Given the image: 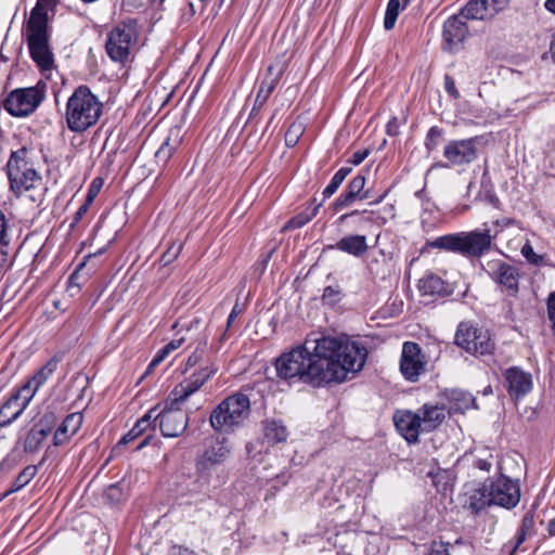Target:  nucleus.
I'll list each match as a JSON object with an SVG mask.
<instances>
[{
  "label": "nucleus",
  "mask_w": 555,
  "mask_h": 555,
  "mask_svg": "<svg viewBox=\"0 0 555 555\" xmlns=\"http://www.w3.org/2000/svg\"><path fill=\"white\" fill-rule=\"evenodd\" d=\"M366 357V348L358 341L311 332L301 345L276 359L275 369L286 380L343 383L363 369Z\"/></svg>",
  "instance_id": "nucleus-1"
},
{
  "label": "nucleus",
  "mask_w": 555,
  "mask_h": 555,
  "mask_svg": "<svg viewBox=\"0 0 555 555\" xmlns=\"http://www.w3.org/2000/svg\"><path fill=\"white\" fill-rule=\"evenodd\" d=\"M102 106L89 87L79 86L67 100L65 117L68 128L74 132L86 131L99 120Z\"/></svg>",
  "instance_id": "nucleus-2"
},
{
  "label": "nucleus",
  "mask_w": 555,
  "mask_h": 555,
  "mask_svg": "<svg viewBox=\"0 0 555 555\" xmlns=\"http://www.w3.org/2000/svg\"><path fill=\"white\" fill-rule=\"evenodd\" d=\"M250 414L249 398L241 392L222 400L210 414L211 427L220 433H232L241 427Z\"/></svg>",
  "instance_id": "nucleus-3"
},
{
  "label": "nucleus",
  "mask_w": 555,
  "mask_h": 555,
  "mask_svg": "<svg viewBox=\"0 0 555 555\" xmlns=\"http://www.w3.org/2000/svg\"><path fill=\"white\" fill-rule=\"evenodd\" d=\"M135 41L137 29L132 22L121 23L111 30L106 39V53L120 70H124Z\"/></svg>",
  "instance_id": "nucleus-4"
},
{
  "label": "nucleus",
  "mask_w": 555,
  "mask_h": 555,
  "mask_svg": "<svg viewBox=\"0 0 555 555\" xmlns=\"http://www.w3.org/2000/svg\"><path fill=\"white\" fill-rule=\"evenodd\" d=\"M454 343L473 356L491 354L494 343L488 330L478 327L470 322H461L456 328Z\"/></svg>",
  "instance_id": "nucleus-5"
},
{
  "label": "nucleus",
  "mask_w": 555,
  "mask_h": 555,
  "mask_svg": "<svg viewBox=\"0 0 555 555\" xmlns=\"http://www.w3.org/2000/svg\"><path fill=\"white\" fill-rule=\"evenodd\" d=\"M169 406L163 411L156 408L158 415L159 428L164 437L176 438L181 436L189 425L188 414L180 409L181 403H173V396L170 393Z\"/></svg>",
  "instance_id": "nucleus-6"
},
{
  "label": "nucleus",
  "mask_w": 555,
  "mask_h": 555,
  "mask_svg": "<svg viewBox=\"0 0 555 555\" xmlns=\"http://www.w3.org/2000/svg\"><path fill=\"white\" fill-rule=\"evenodd\" d=\"M219 367L216 363H207L197 369L182 383L177 385L171 395L173 396V403H183L190 396L199 390L204 384L209 380Z\"/></svg>",
  "instance_id": "nucleus-7"
},
{
  "label": "nucleus",
  "mask_w": 555,
  "mask_h": 555,
  "mask_svg": "<svg viewBox=\"0 0 555 555\" xmlns=\"http://www.w3.org/2000/svg\"><path fill=\"white\" fill-rule=\"evenodd\" d=\"M41 95L36 88L16 89L4 100V108L16 117L31 114L40 104Z\"/></svg>",
  "instance_id": "nucleus-8"
},
{
  "label": "nucleus",
  "mask_w": 555,
  "mask_h": 555,
  "mask_svg": "<svg viewBox=\"0 0 555 555\" xmlns=\"http://www.w3.org/2000/svg\"><path fill=\"white\" fill-rule=\"evenodd\" d=\"M479 140V137H474L449 141L443 147V157L449 162V166L473 163L478 157Z\"/></svg>",
  "instance_id": "nucleus-9"
},
{
  "label": "nucleus",
  "mask_w": 555,
  "mask_h": 555,
  "mask_svg": "<svg viewBox=\"0 0 555 555\" xmlns=\"http://www.w3.org/2000/svg\"><path fill=\"white\" fill-rule=\"evenodd\" d=\"M426 360L416 343L406 341L402 346L400 372L409 382H417L425 372Z\"/></svg>",
  "instance_id": "nucleus-10"
},
{
  "label": "nucleus",
  "mask_w": 555,
  "mask_h": 555,
  "mask_svg": "<svg viewBox=\"0 0 555 555\" xmlns=\"http://www.w3.org/2000/svg\"><path fill=\"white\" fill-rule=\"evenodd\" d=\"M489 491L492 505L509 509L519 503V485L505 476H501L495 481H491L489 483Z\"/></svg>",
  "instance_id": "nucleus-11"
},
{
  "label": "nucleus",
  "mask_w": 555,
  "mask_h": 555,
  "mask_svg": "<svg viewBox=\"0 0 555 555\" xmlns=\"http://www.w3.org/2000/svg\"><path fill=\"white\" fill-rule=\"evenodd\" d=\"M393 423L398 433L409 443H416L420 435L425 433L418 411L398 410L393 414Z\"/></svg>",
  "instance_id": "nucleus-12"
},
{
  "label": "nucleus",
  "mask_w": 555,
  "mask_h": 555,
  "mask_svg": "<svg viewBox=\"0 0 555 555\" xmlns=\"http://www.w3.org/2000/svg\"><path fill=\"white\" fill-rule=\"evenodd\" d=\"M231 448L227 439L215 441L210 444L196 462V472L201 476L208 474L212 466L222 464L230 455Z\"/></svg>",
  "instance_id": "nucleus-13"
},
{
  "label": "nucleus",
  "mask_w": 555,
  "mask_h": 555,
  "mask_svg": "<svg viewBox=\"0 0 555 555\" xmlns=\"http://www.w3.org/2000/svg\"><path fill=\"white\" fill-rule=\"evenodd\" d=\"M503 375L507 392L512 399L519 400L532 390V376L522 369L512 366L507 369Z\"/></svg>",
  "instance_id": "nucleus-14"
},
{
  "label": "nucleus",
  "mask_w": 555,
  "mask_h": 555,
  "mask_svg": "<svg viewBox=\"0 0 555 555\" xmlns=\"http://www.w3.org/2000/svg\"><path fill=\"white\" fill-rule=\"evenodd\" d=\"M490 229L462 232V255L479 257L491 248L493 235ZM496 232L494 233V236Z\"/></svg>",
  "instance_id": "nucleus-15"
},
{
  "label": "nucleus",
  "mask_w": 555,
  "mask_h": 555,
  "mask_svg": "<svg viewBox=\"0 0 555 555\" xmlns=\"http://www.w3.org/2000/svg\"><path fill=\"white\" fill-rule=\"evenodd\" d=\"M465 17L461 13L450 16L443 24L444 49L457 50L468 35Z\"/></svg>",
  "instance_id": "nucleus-16"
},
{
  "label": "nucleus",
  "mask_w": 555,
  "mask_h": 555,
  "mask_svg": "<svg viewBox=\"0 0 555 555\" xmlns=\"http://www.w3.org/2000/svg\"><path fill=\"white\" fill-rule=\"evenodd\" d=\"M27 43L33 61L41 70H50L54 66L53 53L49 47L48 35H28Z\"/></svg>",
  "instance_id": "nucleus-17"
},
{
  "label": "nucleus",
  "mask_w": 555,
  "mask_h": 555,
  "mask_svg": "<svg viewBox=\"0 0 555 555\" xmlns=\"http://www.w3.org/2000/svg\"><path fill=\"white\" fill-rule=\"evenodd\" d=\"M417 411L421 414L422 426L425 433L437 429L444 422L449 413L444 405L433 403H425Z\"/></svg>",
  "instance_id": "nucleus-18"
},
{
  "label": "nucleus",
  "mask_w": 555,
  "mask_h": 555,
  "mask_svg": "<svg viewBox=\"0 0 555 555\" xmlns=\"http://www.w3.org/2000/svg\"><path fill=\"white\" fill-rule=\"evenodd\" d=\"M493 279L504 286L512 294L518 291L519 272L518 269L506 262H494L492 268Z\"/></svg>",
  "instance_id": "nucleus-19"
},
{
  "label": "nucleus",
  "mask_w": 555,
  "mask_h": 555,
  "mask_svg": "<svg viewBox=\"0 0 555 555\" xmlns=\"http://www.w3.org/2000/svg\"><path fill=\"white\" fill-rule=\"evenodd\" d=\"M286 68L284 62H276L268 67V73L273 76L269 82H262L256 96L255 106L261 107L270 98Z\"/></svg>",
  "instance_id": "nucleus-20"
},
{
  "label": "nucleus",
  "mask_w": 555,
  "mask_h": 555,
  "mask_svg": "<svg viewBox=\"0 0 555 555\" xmlns=\"http://www.w3.org/2000/svg\"><path fill=\"white\" fill-rule=\"evenodd\" d=\"M465 495L467 496L465 504L475 513L492 505L489 485L487 483L467 486Z\"/></svg>",
  "instance_id": "nucleus-21"
},
{
  "label": "nucleus",
  "mask_w": 555,
  "mask_h": 555,
  "mask_svg": "<svg viewBox=\"0 0 555 555\" xmlns=\"http://www.w3.org/2000/svg\"><path fill=\"white\" fill-rule=\"evenodd\" d=\"M158 420V415H156V408L151 409L144 416H142L135 425L131 428V430L124 436L117 446L112 449V456H116L121 447L128 443L129 441L135 439L144 431H146L156 421Z\"/></svg>",
  "instance_id": "nucleus-22"
},
{
  "label": "nucleus",
  "mask_w": 555,
  "mask_h": 555,
  "mask_svg": "<svg viewBox=\"0 0 555 555\" xmlns=\"http://www.w3.org/2000/svg\"><path fill=\"white\" fill-rule=\"evenodd\" d=\"M350 220L352 227L365 230L372 224H383L386 222V219L380 217L377 211L374 210H353L348 214H344L339 217V221L346 222Z\"/></svg>",
  "instance_id": "nucleus-23"
},
{
  "label": "nucleus",
  "mask_w": 555,
  "mask_h": 555,
  "mask_svg": "<svg viewBox=\"0 0 555 555\" xmlns=\"http://www.w3.org/2000/svg\"><path fill=\"white\" fill-rule=\"evenodd\" d=\"M82 414L79 412L68 414L54 433V446H62L74 436L82 424Z\"/></svg>",
  "instance_id": "nucleus-24"
},
{
  "label": "nucleus",
  "mask_w": 555,
  "mask_h": 555,
  "mask_svg": "<svg viewBox=\"0 0 555 555\" xmlns=\"http://www.w3.org/2000/svg\"><path fill=\"white\" fill-rule=\"evenodd\" d=\"M51 10L50 7H46L39 2H36V5L33 8L30 12V16L27 21V36L28 35H47V26H48V11Z\"/></svg>",
  "instance_id": "nucleus-25"
},
{
  "label": "nucleus",
  "mask_w": 555,
  "mask_h": 555,
  "mask_svg": "<svg viewBox=\"0 0 555 555\" xmlns=\"http://www.w3.org/2000/svg\"><path fill=\"white\" fill-rule=\"evenodd\" d=\"M11 189L18 194L29 191L35 186L39 175L35 169L21 171L15 168L13 172L8 173Z\"/></svg>",
  "instance_id": "nucleus-26"
},
{
  "label": "nucleus",
  "mask_w": 555,
  "mask_h": 555,
  "mask_svg": "<svg viewBox=\"0 0 555 555\" xmlns=\"http://www.w3.org/2000/svg\"><path fill=\"white\" fill-rule=\"evenodd\" d=\"M336 248L354 257H361L369 249L366 236L359 234L346 235L336 243Z\"/></svg>",
  "instance_id": "nucleus-27"
},
{
  "label": "nucleus",
  "mask_w": 555,
  "mask_h": 555,
  "mask_svg": "<svg viewBox=\"0 0 555 555\" xmlns=\"http://www.w3.org/2000/svg\"><path fill=\"white\" fill-rule=\"evenodd\" d=\"M460 13L465 20H488L496 15L487 0H470Z\"/></svg>",
  "instance_id": "nucleus-28"
},
{
  "label": "nucleus",
  "mask_w": 555,
  "mask_h": 555,
  "mask_svg": "<svg viewBox=\"0 0 555 555\" xmlns=\"http://www.w3.org/2000/svg\"><path fill=\"white\" fill-rule=\"evenodd\" d=\"M182 142L181 128L172 127L162 146L157 150L155 157L158 162L166 163Z\"/></svg>",
  "instance_id": "nucleus-29"
},
{
  "label": "nucleus",
  "mask_w": 555,
  "mask_h": 555,
  "mask_svg": "<svg viewBox=\"0 0 555 555\" xmlns=\"http://www.w3.org/2000/svg\"><path fill=\"white\" fill-rule=\"evenodd\" d=\"M365 185V178L363 176H357L354 177L348 184L347 191L343 193L337 202L336 205L338 207H348L350 206L358 197L365 198L366 196H360L362 190Z\"/></svg>",
  "instance_id": "nucleus-30"
},
{
  "label": "nucleus",
  "mask_w": 555,
  "mask_h": 555,
  "mask_svg": "<svg viewBox=\"0 0 555 555\" xmlns=\"http://www.w3.org/2000/svg\"><path fill=\"white\" fill-rule=\"evenodd\" d=\"M50 433L49 427H44L41 423L36 424L26 436L24 451L27 453L37 452Z\"/></svg>",
  "instance_id": "nucleus-31"
},
{
  "label": "nucleus",
  "mask_w": 555,
  "mask_h": 555,
  "mask_svg": "<svg viewBox=\"0 0 555 555\" xmlns=\"http://www.w3.org/2000/svg\"><path fill=\"white\" fill-rule=\"evenodd\" d=\"M288 431L280 420H267L263 422V437L269 443H279L287 439Z\"/></svg>",
  "instance_id": "nucleus-32"
},
{
  "label": "nucleus",
  "mask_w": 555,
  "mask_h": 555,
  "mask_svg": "<svg viewBox=\"0 0 555 555\" xmlns=\"http://www.w3.org/2000/svg\"><path fill=\"white\" fill-rule=\"evenodd\" d=\"M449 413H463L474 405V397L463 390L453 389L448 392Z\"/></svg>",
  "instance_id": "nucleus-33"
},
{
  "label": "nucleus",
  "mask_w": 555,
  "mask_h": 555,
  "mask_svg": "<svg viewBox=\"0 0 555 555\" xmlns=\"http://www.w3.org/2000/svg\"><path fill=\"white\" fill-rule=\"evenodd\" d=\"M207 363H216V362L214 361V359L208 353V350H207V337L204 336L197 343V346H196L195 350L188 358V360L185 362V371H188V370H190L192 367L203 366V365H205Z\"/></svg>",
  "instance_id": "nucleus-34"
},
{
  "label": "nucleus",
  "mask_w": 555,
  "mask_h": 555,
  "mask_svg": "<svg viewBox=\"0 0 555 555\" xmlns=\"http://www.w3.org/2000/svg\"><path fill=\"white\" fill-rule=\"evenodd\" d=\"M24 408L10 397L0 408V427H7L17 420L24 412Z\"/></svg>",
  "instance_id": "nucleus-35"
},
{
  "label": "nucleus",
  "mask_w": 555,
  "mask_h": 555,
  "mask_svg": "<svg viewBox=\"0 0 555 555\" xmlns=\"http://www.w3.org/2000/svg\"><path fill=\"white\" fill-rule=\"evenodd\" d=\"M428 245L433 248L462 254V232L439 236L429 242Z\"/></svg>",
  "instance_id": "nucleus-36"
},
{
  "label": "nucleus",
  "mask_w": 555,
  "mask_h": 555,
  "mask_svg": "<svg viewBox=\"0 0 555 555\" xmlns=\"http://www.w3.org/2000/svg\"><path fill=\"white\" fill-rule=\"evenodd\" d=\"M15 168H18L21 171L35 169L28 160V150L26 147L12 152L7 164L8 173L13 172Z\"/></svg>",
  "instance_id": "nucleus-37"
},
{
  "label": "nucleus",
  "mask_w": 555,
  "mask_h": 555,
  "mask_svg": "<svg viewBox=\"0 0 555 555\" xmlns=\"http://www.w3.org/2000/svg\"><path fill=\"white\" fill-rule=\"evenodd\" d=\"M59 361L55 358L49 360L40 370H38L30 378L31 383L40 388L55 372Z\"/></svg>",
  "instance_id": "nucleus-38"
},
{
  "label": "nucleus",
  "mask_w": 555,
  "mask_h": 555,
  "mask_svg": "<svg viewBox=\"0 0 555 555\" xmlns=\"http://www.w3.org/2000/svg\"><path fill=\"white\" fill-rule=\"evenodd\" d=\"M39 390L30 379H28L16 392H14L11 397L15 399L16 402H20V404L26 409L36 395V392Z\"/></svg>",
  "instance_id": "nucleus-39"
},
{
  "label": "nucleus",
  "mask_w": 555,
  "mask_h": 555,
  "mask_svg": "<svg viewBox=\"0 0 555 555\" xmlns=\"http://www.w3.org/2000/svg\"><path fill=\"white\" fill-rule=\"evenodd\" d=\"M37 470V466L35 465L26 466L15 478L11 491L15 492L27 486L36 476Z\"/></svg>",
  "instance_id": "nucleus-40"
},
{
  "label": "nucleus",
  "mask_w": 555,
  "mask_h": 555,
  "mask_svg": "<svg viewBox=\"0 0 555 555\" xmlns=\"http://www.w3.org/2000/svg\"><path fill=\"white\" fill-rule=\"evenodd\" d=\"M321 204H317L313 207H308L305 211L300 212L296 217L292 218L286 228L298 229L308 223L318 212Z\"/></svg>",
  "instance_id": "nucleus-41"
},
{
  "label": "nucleus",
  "mask_w": 555,
  "mask_h": 555,
  "mask_svg": "<svg viewBox=\"0 0 555 555\" xmlns=\"http://www.w3.org/2000/svg\"><path fill=\"white\" fill-rule=\"evenodd\" d=\"M305 132V122L302 120H295L287 129L285 133V144L288 147H293L297 144L300 137Z\"/></svg>",
  "instance_id": "nucleus-42"
},
{
  "label": "nucleus",
  "mask_w": 555,
  "mask_h": 555,
  "mask_svg": "<svg viewBox=\"0 0 555 555\" xmlns=\"http://www.w3.org/2000/svg\"><path fill=\"white\" fill-rule=\"evenodd\" d=\"M350 170H351L350 168H345L344 167V168H340L334 175V177L331 179L330 183L327 184V186L323 191L324 197L332 196L338 190L340 184L344 182L346 177L349 175Z\"/></svg>",
  "instance_id": "nucleus-43"
},
{
  "label": "nucleus",
  "mask_w": 555,
  "mask_h": 555,
  "mask_svg": "<svg viewBox=\"0 0 555 555\" xmlns=\"http://www.w3.org/2000/svg\"><path fill=\"white\" fill-rule=\"evenodd\" d=\"M400 12V0H389L384 18V27L390 30L395 27Z\"/></svg>",
  "instance_id": "nucleus-44"
},
{
  "label": "nucleus",
  "mask_w": 555,
  "mask_h": 555,
  "mask_svg": "<svg viewBox=\"0 0 555 555\" xmlns=\"http://www.w3.org/2000/svg\"><path fill=\"white\" fill-rule=\"evenodd\" d=\"M520 253L522 255V257L530 263V264H534V266H546L547 264V261L545 259V256L543 255H539L537 254L534 250H533V247L532 245L530 244L529 241H527L521 249H520Z\"/></svg>",
  "instance_id": "nucleus-45"
},
{
  "label": "nucleus",
  "mask_w": 555,
  "mask_h": 555,
  "mask_svg": "<svg viewBox=\"0 0 555 555\" xmlns=\"http://www.w3.org/2000/svg\"><path fill=\"white\" fill-rule=\"evenodd\" d=\"M420 289L426 295L439 293L442 289V281L438 276L428 275L420 281Z\"/></svg>",
  "instance_id": "nucleus-46"
},
{
  "label": "nucleus",
  "mask_w": 555,
  "mask_h": 555,
  "mask_svg": "<svg viewBox=\"0 0 555 555\" xmlns=\"http://www.w3.org/2000/svg\"><path fill=\"white\" fill-rule=\"evenodd\" d=\"M126 488L124 483L117 482L109 486L106 490V499L113 504H119L126 500Z\"/></svg>",
  "instance_id": "nucleus-47"
},
{
  "label": "nucleus",
  "mask_w": 555,
  "mask_h": 555,
  "mask_svg": "<svg viewBox=\"0 0 555 555\" xmlns=\"http://www.w3.org/2000/svg\"><path fill=\"white\" fill-rule=\"evenodd\" d=\"M9 245L8 221L4 214L0 210V255H8Z\"/></svg>",
  "instance_id": "nucleus-48"
},
{
  "label": "nucleus",
  "mask_w": 555,
  "mask_h": 555,
  "mask_svg": "<svg viewBox=\"0 0 555 555\" xmlns=\"http://www.w3.org/2000/svg\"><path fill=\"white\" fill-rule=\"evenodd\" d=\"M103 178L102 177H96L89 190H88V194H87V197H86V202H88L89 204H91L93 202V199L98 196V194L100 193L101 191V188L103 185Z\"/></svg>",
  "instance_id": "nucleus-49"
},
{
  "label": "nucleus",
  "mask_w": 555,
  "mask_h": 555,
  "mask_svg": "<svg viewBox=\"0 0 555 555\" xmlns=\"http://www.w3.org/2000/svg\"><path fill=\"white\" fill-rule=\"evenodd\" d=\"M169 354L170 353H168L165 347L159 349L152 359L151 363L149 364L147 373L154 370V367H156L158 364H160Z\"/></svg>",
  "instance_id": "nucleus-50"
},
{
  "label": "nucleus",
  "mask_w": 555,
  "mask_h": 555,
  "mask_svg": "<svg viewBox=\"0 0 555 555\" xmlns=\"http://www.w3.org/2000/svg\"><path fill=\"white\" fill-rule=\"evenodd\" d=\"M429 555H451L449 551V543L433 542Z\"/></svg>",
  "instance_id": "nucleus-51"
},
{
  "label": "nucleus",
  "mask_w": 555,
  "mask_h": 555,
  "mask_svg": "<svg viewBox=\"0 0 555 555\" xmlns=\"http://www.w3.org/2000/svg\"><path fill=\"white\" fill-rule=\"evenodd\" d=\"M547 314L552 322V330L555 333V292H552L547 298Z\"/></svg>",
  "instance_id": "nucleus-52"
},
{
  "label": "nucleus",
  "mask_w": 555,
  "mask_h": 555,
  "mask_svg": "<svg viewBox=\"0 0 555 555\" xmlns=\"http://www.w3.org/2000/svg\"><path fill=\"white\" fill-rule=\"evenodd\" d=\"M444 89L453 99L460 98V92L457 91L455 87V82L452 77L446 76L444 77Z\"/></svg>",
  "instance_id": "nucleus-53"
},
{
  "label": "nucleus",
  "mask_w": 555,
  "mask_h": 555,
  "mask_svg": "<svg viewBox=\"0 0 555 555\" xmlns=\"http://www.w3.org/2000/svg\"><path fill=\"white\" fill-rule=\"evenodd\" d=\"M487 2L490 8L494 9V13L498 14L507 7L509 0H487Z\"/></svg>",
  "instance_id": "nucleus-54"
},
{
  "label": "nucleus",
  "mask_w": 555,
  "mask_h": 555,
  "mask_svg": "<svg viewBox=\"0 0 555 555\" xmlns=\"http://www.w3.org/2000/svg\"><path fill=\"white\" fill-rule=\"evenodd\" d=\"M169 555H195V553L189 547L173 545L169 551Z\"/></svg>",
  "instance_id": "nucleus-55"
},
{
  "label": "nucleus",
  "mask_w": 555,
  "mask_h": 555,
  "mask_svg": "<svg viewBox=\"0 0 555 555\" xmlns=\"http://www.w3.org/2000/svg\"><path fill=\"white\" fill-rule=\"evenodd\" d=\"M369 155V150H361L353 153L351 163L353 165H360Z\"/></svg>",
  "instance_id": "nucleus-56"
},
{
  "label": "nucleus",
  "mask_w": 555,
  "mask_h": 555,
  "mask_svg": "<svg viewBox=\"0 0 555 555\" xmlns=\"http://www.w3.org/2000/svg\"><path fill=\"white\" fill-rule=\"evenodd\" d=\"M184 343H185V338L180 337L178 339H172L170 343H168L164 347L167 349L168 353H171L172 351L179 349Z\"/></svg>",
  "instance_id": "nucleus-57"
},
{
  "label": "nucleus",
  "mask_w": 555,
  "mask_h": 555,
  "mask_svg": "<svg viewBox=\"0 0 555 555\" xmlns=\"http://www.w3.org/2000/svg\"><path fill=\"white\" fill-rule=\"evenodd\" d=\"M242 312H243V309L240 307V305H238V304H236V305L233 307V309H232V311H231V313H230V315H229V318H228V327H230V326L232 325V323L234 322V320L236 319V317H237L238 314H241Z\"/></svg>",
  "instance_id": "nucleus-58"
},
{
  "label": "nucleus",
  "mask_w": 555,
  "mask_h": 555,
  "mask_svg": "<svg viewBox=\"0 0 555 555\" xmlns=\"http://www.w3.org/2000/svg\"><path fill=\"white\" fill-rule=\"evenodd\" d=\"M338 296V291L332 286H327L323 292V298L334 301Z\"/></svg>",
  "instance_id": "nucleus-59"
},
{
  "label": "nucleus",
  "mask_w": 555,
  "mask_h": 555,
  "mask_svg": "<svg viewBox=\"0 0 555 555\" xmlns=\"http://www.w3.org/2000/svg\"><path fill=\"white\" fill-rule=\"evenodd\" d=\"M440 134H441L440 129H438L436 127H433L429 129L428 135H427V140H428L427 147L428 149H433L431 142H433L434 138L439 137Z\"/></svg>",
  "instance_id": "nucleus-60"
},
{
  "label": "nucleus",
  "mask_w": 555,
  "mask_h": 555,
  "mask_svg": "<svg viewBox=\"0 0 555 555\" xmlns=\"http://www.w3.org/2000/svg\"><path fill=\"white\" fill-rule=\"evenodd\" d=\"M89 203L88 202H85L79 208L78 210L76 211L75 214V222H78L79 220H81V218L83 217V215L87 212L88 208H89Z\"/></svg>",
  "instance_id": "nucleus-61"
},
{
  "label": "nucleus",
  "mask_w": 555,
  "mask_h": 555,
  "mask_svg": "<svg viewBox=\"0 0 555 555\" xmlns=\"http://www.w3.org/2000/svg\"><path fill=\"white\" fill-rule=\"evenodd\" d=\"M37 2H39L46 7H50L51 11L54 10V8L57 4V0H37Z\"/></svg>",
  "instance_id": "nucleus-62"
},
{
  "label": "nucleus",
  "mask_w": 555,
  "mask_h": 555,
  "mask_svg": "<svg viewBox=\"0 0 555 555\" xmlns=\"http://www.w3.org/2000/svg\"><path fill=\"white\" fill-rule=\"evenodd\" d=\"M544 7L548 12L555 14V0H546Z\"/></svg>",
  "instance_id": "nucleus-63"
},
{
  "label": "nucleus",
  "mask_w": 555,
  "mask_h": 555,
  "mask_svg": "<svg viewBox=\"0 0 555 555\" xmlns=\"http://www.w3.org/2000/svg\"><path fill=\"white\" fill-rule=\"evenodd\" d=\"M548 53L551 54L552 60L555 63V38L551 42Z\"/></svg>",
  "instance_id": "nucleus-64"
}]
</instances>
